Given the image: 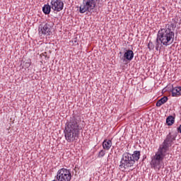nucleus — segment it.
I'll list each match as a JSON object with an SVG mask.
<instances>
[{
  "instance_id": "f03ea898",
  "label": "nucleus",
  "mask_w": 181,
  "mask_h": 181,
  "mask_svg": "<svg viewBox=\"0 0 181 181\" xmlns=\"http://www.w3.org/2000/svg\"><path fill=\"white\" fill-rule=\"evenodd\" d=\"M80 131H83L81 127V117L80 116H72L69 121L66 122L64 130V136L67 142H74L78 139Z\"/></svg>"
},
{
  "instance_id": "a211bd4d",
  "label": "nucleus",
  "mask_w": 181,
  "mask_h": 181,
  "mask_svg": "<svg viewBox=\"0 0 181 181\" xmlns=\"http://www.w3.org/2000/svg\"><path fill=\"white\" fill-rule=\"evenodd\" d=\"M72 43H74L75 45H78V42H77V37L72 39Z\"/></svg>"
},
{
  "instance_id": "f3484780",
  "label": "nucleus",
  "mask_w": 181,
  "mask_h": 181,
  "mask_svg": "<svg viewBox=\"0 0 181 181\" xmlns=\"http://www.w3.org/2000/svg\"><path fill=\"white\" fill-rule=\"evenodd\" d=\"M166 28H169V29H170V28H173V29H175L176 28V24L171 23L170 25H166Z\"/></svg>"
},
{
  "instance_id": "9b49d317",
  "label": "nucleus",
  "mask_w": 181,
  "mask_h": 181,
  "mask_svg": "<svg viewBox=\"0 0 181 181\" xmlns=\"http://www.w3.org/2000/svg\"><path fill=\"white\" fill-rule=\"evenodd\" d=\"M111 146H112V141L111 140L105 139L103 142V148L105 151H110Z\"/></svg>"
},
{
  "instance_id": "9d476101",
  "label": "nucleus",
  "mask_w": 181,
  "mask_h": 181,
  "mask_svg": "<svg viewBox=\"0 0 181 181\" xmlns=\"http://www.w3.org/2000/svg\"><path fill=\"white\" fill-rule=\"evenodd\" d=\"M173 97H179L181 95V86L173 87L171 90Z\"/></svg>"
},
{
  "instance_id": "423d86ee",
  "label": "nucleus",
  "mask_w": 181,
  "mask_h": 181,
  "mask_svg": "<svg viewBox=\"0 0 181 181\" xmlns=\"http://www.w3.org/2000/svg\"><path fill=\"white\" fill-rule=\"evenodd\" d=\"M56 179L58 181H70L71 173L67 168H61L57 171Z\"/></svg>"
},
{
  "instance_id": "4468645a",
  "label": "nucleus",
  "mask_w": 181,
  "mask_h": 181,
  "mask_svg": "<svg viewBox=\"0 0 181 181\" xmlns=\"http://www.w3.org/2000/svg\"><path fill=\"white\" fill-rule=\"evenodd\" d=\"M166 124L170 127L171 125H173L175 124V118L173 116H168L166 119Z\"/></svg>"
},
{
  "instance_id": "6ab92c4d",
  "label": "nucleus",
  "mask_w": 181,
  "mask_h": 181,
  "mask_svg": "<svg viewBox=\"0 0 181 181\" xmlns=\"http://www.w3.org/2000/svg\"><path fill=\"white\" fill-rule=\"evenodd\" d=\"M178 131H180V134H181V125L177 128Z\"/></svg>"
},
{
  "instance_id": "20e7f679",
  "label": "nucleus",
  "mask_w": 181,
  "mask_h": 181,
  "mask_svg": "<svg viewBox=\"0 0 181 181\" xmlns=\"http://www.w3.org/2000/svg\"><path fill=\"white\" fill-rule=\"evenodd\" d=\"M141 157L140 151H134L133 154L128 152L124 153L120 160L119 168L122 172H125L127 169L134 168V165L137 160H139Z\"/></svg>"
},
{
  "instance_id": "2eb2a0df",
  "label": "nucleus",
  "mask_w": 181,
  "mask_h": 181,
  "mask_svg": "<svg viewBox=\"0 0 181 181\" xmlns=\"http://www.w3.org/2000/svg\"><path fill=\"white\" fill-rule=\"evenodd\" d=\"M148 48L149 49V50H153V49H155V45H153V42L150 41L148 44Z\"/></svg>"
},
{
  "instance_id": "39448f33",
  "label": "nucleus",
  "mask_w": 181,
  "mask_h": 181,
  "mask_svg": "<svg viewBox=\"0 0 181 181\" xmlns=\"http://www.w3.org/2000/svg\"><path fill=\"white\" fill-rule=\"evenodd\" d=\"M97 3L95 0H83V5L79 7L80 13H86V12H91Z\"/></svg>"
},
{
  "instance_id": "6e6552de",
  "label": "nucleus",
  "mask_w": 181,
  "mask_h": 181,
  "mask_svg": "<svg viewBox=\"0 0 181 181\" xmlns=\"http://www.w3.org/2000/svg\"><path fill=\"white\" fill-rule=\"evenodd\" d=\"M38 30L40 36H42V35H44L45 36H50V34L52 33V25L49 23H46L44 25H40Z\"/></svg>"
},
{
  "instance_id": "dca6fc26",
  "label": "nucleus",
  "mask_w": 181,
  "mask_h": 181,
  "mask_svg": "<svg viewBox=\"0 0 181 181\" xmlns=\"http://www.w3.org/2000/svg\"><path fill=\"white\" fill-rule=\"evenodd\" d=\"M105 156V151L104 150H101L99 153H98V158H103V156Z\"/></svg>"
},
{
  "instance_id": "1a4fd4ad",
  "label": "nucleus",
  "mask_w": 181,
  "mask_h": 181,
  "mask_svg": "<svg viewBox=\"0 0 181 181\" xmlns=\"http://www.w3.org/2000/svg\"><path fill=\"white\" fill-rule=\"evenodd\" d=\"M124 54L123 57L126 59L128 60L129 62H131L132 59H134V51L131 49H124Z\"/></svg>"
},
{
  "instance_id": "0eeeda50",
  "label": "nucleus",
  "mask_w": 181,
  "mask_h": 181,
  "mask_svg": "<svg viewBox=\"0 0 181 181\" xmlns=\"http://www.w3.org/2000/svg\"><path fill=\"white\" fill-rule=\"evenodd\" d=\"M51 8L54 12H60L64 8V3L62 0H51Z\"/></svg>"
},
{
  "instance_id": "ddd939ff",
  "label": "nucleus",
  "mask_w": 181,
  "mask_h": 181,
  "mask_svg": "<svg viewBox=\"0 0 181 181\" xmlns=\"http://www.w3.org/2000/svg\"><path fill=\"white\" fill-rule=\"evenodd\" d=\"M168 97L164 96L163 98H161L160 100H158L156 103V107H160L161 105H163V104H165V103H168Z\"/></svg>"
},
{
  "instance_id": "f8f14e48",
  "label": "nucleus",
  "mask_w": 181,
  "mask_h": 181,
  "mask_svg": "<svg viewBox=\"0 0 181 181\" xmlns=\"http://www.w3.org/2000/svg\"><path fill=\"white\" fill-rule=\"evenodd\" d=\"M51 11L52 5L50 6L49 4L44 5V6L42 7V11L45 15H49Z\"/></svg>"
},
{
  "instance_id": "7ed1b4c3",
  "label": "nucleus",
  "mask_w": 181,
  "mask_h": 181,
  "mask_svg": "<svg viewBox=\"0 0 181 181\" xmlns=\"http://www.w3.org/2000/svg\"><path fill=\"white\" fill-rule=\"evenodd\" d=\"M175 41V32L168 28L158 30L156 40V50L160 52L163 46H170Z\"/></svg>"
},
{
  "instance_id": "f257e3e1",
  "label": "nucleus",
  "mask_w": 181,
  "mask_h": 181,
  "mask_svg": "<svg viewBox=\"0 0 181 181\" xmlns=\"http://www.w3.org/2000/svg\"><path fill=\"white\" fill-rule=\"evenodd\" d=\"M175 141H176V135L172 134V133L170 132L166 136L162 144L159 146L155 156L151 158V165L155 170H160V168H162L160 164L163 162V159H165L166 151H169V147L173 145V142H175Z\"/></svg>"
}]
</instances>
